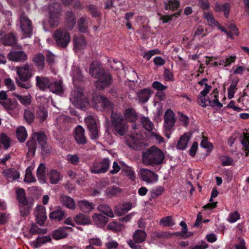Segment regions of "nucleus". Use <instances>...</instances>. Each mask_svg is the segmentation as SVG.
Instances as JSON below:
<instances>
[{"instance_id":"f03ea898","label":"nucleus","mask_w":249,"mask_h":249,"mask_svg":"<svg viewBox=\"0 0 249 249\" xmlns=\"http://www.w3.org/2000/svg\"><path fill=\"white\" fill-rule=\"evenodd\" d=\"M164 159L163 152L157 147L153 146L143 152L142 162L145 165L154 166L161 164Z\"/></svg>"},{"instance_id":"f8f14e48","label":"nucleus","mask_w":249,"mask_h":249,"mask_svg":"<svg viewBox=\"0 0 249 249\" xmlns=\"http://www.w3.org/2000/svg\"><path fill=\"white\" fill-rule=\"evenodd\" d=\"M17 73L18 75L20 81H28L33 75L31 65L27 64L22 67H17Z\"/></svg>"},{"instance_id":"0eeeda50","label":"nucleus","mask_w":249,"mask_h":249,"mask_svg":"<svg viewBox=\"0 0 249 249\" xmlns=\"http://www.w3.org/2000/svg\"><path fill=\"white\" fill-rule=\"evenodd\" d=\"M56 43L59 47H66L70 41V35L63 29L57 30L53 35Z\"/></svg>"},{"instance_id":"a19ab883","label":"nucleus","mask_w":249,"mask_h":249,"mask_svg":"<svg viewBox=\"0 0 249 249\" xmlns=\"http://www.w3.org/2000/svg\"><path fill=\"white\" fill-rule=\"evenodd\" d=\"M238 79L237 78H234L228 89V97L229 99H232L234 94L237 89L236 86L238 83Z\"/></svg>"},{"instance_id":"dca6fc26","label":"nucleus","mask_w":249,"mask_h":249,"mask_svg":"<svg viewBox=\"0 0 249 249\" xmlns=\"http://www.w3.org/2000/svg\"><path fill=\"white\" fill-rule=\"evenodd\" d=\"M37 222L42 225L47 219L45 208L42 205H38L36 207L34 212Z\"/></svg>"},{"instance_id":"39448f33","label":"nucleus","mask_w":249,"mask_h":249,"mask_svg":"<svg viewBox=\"0 0 249 249\" xmlns=\"http://www.w3.org/2000/svg\"><path fill=\"white\" fill-rule=\"evenodd\" d=\"M92 104L93 107L97 110H105L108 112H114L112 110V105L107 99L102 96H94L92 101Z\"/></svg>"},{"instance_id":"8fccbe9b","label":"nucleus","mask_w":249,"mask_h":249,"mask_svg":"<svg viewBox=\"0 0 249 249\" xmlns=\"http://www.w3.org/2000/svg\"><path fill=\"white\" fill-rule=\"evenodd\" d=\"M67 27L70 30L72 29L75 24V18L71 12H68L66 14Z\"/></svg>"},{"instance_id":"4c0bfd02","label":"nucleus","mask_w":249,"mask_h":249,"mask_svg":"<svg viewBox=\"0 0 249 249\" xmlns=\"http://www.w3.org/2000/svg\"><path fill=\"white\" fill-rule=\"evenodd\" d=\"M211 98H213V100H209V105L211 107H216L218 108L222 107V104L218 100V93L216 90H214L211 94Z\"/></svg>"},{"instance_id":"de8ad7c7","label":"nucleus","mask_w":249,"mask_h":249,"mask_svg":"<svg viewBox=\"0 0 249 249\" xmlns=\"http://www.w3.org/2000/svg\"><path fill=\"white\" fill-rule=\"evenodd\" d=\"M33 60L38 69H42L43 68L44 58L41 53H38L35 55Z\"/></svg>"},{"instance_id":"9b49d317","label":"nucleus","mask_w":249,"mask_h":249,"mask_svg":"<svg viewBox=\"0 0 249 249\" xmlns=\"http://www.w3.org/2000/svg\"><path fill=\"white\" fill-rule=\"evenodd\" d=\"M110 163L109 160L107 158L100 161H96L90 167V171L93 174L105 173L108 170Z\"/></svg>"},{"instance_id":"cd10ccee","label":"nucleus","mask_w":249,"mask_h":249,"mask_svg":"<svg viewBox=\"0 0 249 249\" xmlns=\"http://www.w3.org/2000/svg\"><path fill=\"white\" fill-rule=\"evenodd\" d=\"M36 86L41 90H44L47 88L49 89V86L51 82L47 77L36 76Z\"/></svg>"},{"instance_id":"3c124183","label":"nucleus","mask_w":249,"mask_h":249,"mask_svg":"<svg viewBox=\"0 0 249 249\" xmlns=\"http://www.w3.org/2000/svg\"><path fill=\"white\" fill-rule=\"evenodd\" d=\"M160 223L162 225L167 227L172 226L175 224L171 216H167L162 218L160 220Z\"/></svg>"},{"instance_id":"e2e57ef3","label":"nucleus","mask_w":249,"mask_h":249,"mask_svg":"<svg viewBox=\"0 0 249 249\" xmlns=\"http://www.w3.org/2000/svg\"><path fill=\"white\" fill-rule=\"evenodd\" d=\"M198 104L202 107H206L209 106V100H210L207 95H199L198 96Z\"/></svg>"},{"instance_id":"7ed1b4c3","label":"nucleus","mask_w":249,"mask_h":249,"mask_svg":"<svg viewBox=\"0 0 249 249\" xmlns=\"http://www.w3.org/2000/svg\"><path fill=\"white\" fill-rule=\"evenodd\" d=\"M111 121L115 132L121 136H124L127 131L128 126L120 113L112 112Z\"/></svg>"},{"instance_id":"09e8293b","label":"nucleus","mask_w":249,"mask_h":249,"mask_svg":"<svg viewBox=\"0 0 249 249\" xmlns=\"http://www.w3.org/2000/svg\"><path fill=\"white\" fill-rule=\"evenodd\" d=\"M33 139H36L40 146L46 144V136L43 133H35L32 135Z\"/></svg>"},{"instance_id":"6ab92c4d","label":"nucleus","mask_w":249,"mask_h":249,"mask_svg":"<svg viewBox=\"0 0 249 249\" xmlns=\"http://www.w3.org/2000/svg\"><path fill=\"white\" fill-rule=\"evenodd\" d=\"M74 138L78 144H84L87 142V139L85 135V130L81 126L78 125L75 128Z\"/></svg>"},{"instance_id":"338daca9","label":"nucleus","mask_w":249,"mask_h":249,"mask_svg":"<svg viewBox=\"0 0 249 249\" xmlns=\"http://www.w3.org/2000/svg\"><path fill=\"white\" fill-rule=\"evenodd\" d=\"M30 231L34 234H44L46 232V230L45 229L39 228L35 225H33L30 230Z\"/></svg>"},{"instance_id":"72a5a7b5","label":"nucleus","mask_w":249,"mask_h":249,"mask_svg":"<svg viewBox=\"0 0 249 249\" xmlns=\"http://www.w3.org/2000/svg\"><path fill=\"white\" fill-rule=\"evenodd\" d=\"M48 177L51 184H57L61 179L59 172L55 170H52L48 173Z\"/></svg>"},{"instance_id":"79ce46f5","label":"nucleus","mask_w":249,"mask_h":249,"mask_svg":"<svg viewBox=\"0 0 249 249\" xmlns=\"http://www.w3.org/2000/svg\"><path fill=\"white\" fill-rule=\"evenodd\" d=\"M98 210L108 217H114V213L110 208L106 204H100L97 207Z\"/></svg>"},{"instance_id":"4468645a","label":"nucleus","mask_w":249,"mask_h":249,"mask_svg":"<svg viewBox=\"0 0 249 249\" xmlns=\"http://www.w3.org/2000/svg\"><path fill=\"white\" fill-rule=\"evenodd\" d=\"M204 18L207 20L209 25L213 27H217L221 31L224 32L228 37L232 39H233L231 33L227 31L224 28L220 26V24L215 20L214 17L212 13L210 12H204Z\"/></svg>"},{"instance_id":"c9c22d12","label":"nucleus","mask_w":249,"mask_h":249,"mask_svg":"<svg viewBox=\"0 0 249 249\" xmlns=\"http://www.w3.org/2000/svg\"><path fill=\"white\" fill-rule=\"evenodd\" d=\"M45 169V165L43 163H40L37 169L36 176L38 180L41 183H44L46 181Z\"/></svg>"},{"instance_id":"a878e982","label":"nucleus","mask_w":249,"mask_h":249,"mask_svg":"<svg viewBox=\"0 0 249 249\" xmlns=\"http://www.w3.org/2000/svg\"><path fill=\"white\" fill-rule=\"evenodd\" d=\"M0 40L1 42L6 45H12L16 42V38L12 33L3 35L0 34Z\"/></svg>"},{"instance_id":"4d7b16f0","label":"nucleus","mask_w":249,"mask_h":249,"mask_svg":"<svg viewBox=\"0 0 249 249\" xmlns=\"http://www.w3.org/2000/svg\"><path fill=\"white\" fill-rule=\"evenodd\" d=\"M24 180L25 182L28 183L34 182L36 180L35 177L32 173L31 167H28L26 170L25 176Z\"/></svg>"},{"instance_id":"393cba45","label":"nucleus","mask_w":249,"mask_h":249,"mask_svg":"<svg viewBox=\"0 0 249 249\" xmlns=\"http://www.w3.org/2000/svg\"><path fill=\"white\" fill-rule=\"evenodd\" d=\"M9 59L13 61H20L26 60V54L22 51H14L8 54Z\"/></svg>"},{"instance_id":"f3484780","label":"nucleus","mask_w":249,"mask_h":249,"mask_svg":"<svg viewBox=\"0 0 249 249\" xmlns=\"http://www.w3.org/2000/svg\"><path fill=\"white\" fill-rule=\"evenodd\" d=\"M38 102H42V108H40L37 111V117L41 121H44L48 116V112L45 108L47 106V104L49 101L48 99L43 96L39 97L38 99Z\"/></svg>"},{"instance_id":"052dcab7","label":"nucleus","mask_w":249,"mask_h":249,"mask_svg":"<svg viewBox=\"0 0 249 249\" xmlns=\"http://www.w3.org/2000/svg\"><path fill=\"white\" fill-rule=\"evenodd\" d=\"M141 121L144 128L147 131H150L153 128V124L150 120L146 117H142Z\"/></svg>"},{"instance_id":"9d476101","label":"nucleus","mask_w":249,"mask_h":249,"mask_svg":"<svg viewBox=\"0 0 249 249\" xmlns=\"http://www.w3.org/2000/svg\"><path fill=\"white\" fill-rule=\"evenodd\" d=\"M20 27L25 35V37H31L32 35V24L31 21L24 13H22L20 16Z\"/></svg>"},{"instance_id":"c03bdc74","label":"nucleus","mask_w":249,"mask_h":249,"mask_svg":"<svg viewBox=\"0 0 249 249\" xmlns=\"http://www.w3.org/2000/svg\"><path fill=\"white\" fill-rule=\"evenodd\" d=\"M16 196L19 204L32 200L26 198L25 191L22 188L16 190Z\"/></svg>"},{"instance_id":"774afa93","label":"nucleus","mask_w":249,"mask_h":249,"mask_svg":"<svg viewBox=\"0 0 249 249\" xmlns=\"http://www.w3.org/2000/svg\"><path fill=\"white\" fill-rule=\"evenodd\" d=\"M27 144L29 148V152L34 154L36 147L35 139L32 138V140L28 141Z\"/></svg>"},{"instance_id":"bf43d9fd","label":"nucleus","mask_w":249,"mask_h":249,"mask_svg":"<svg viewBox=\"0 0 249 249\" xmlns=\"http://www.w3.org/2000/svg\"><path fill=\"white\" fill-rule=\"evenodd\" d=\"M67 233L64 229H59L56 230L53 233V237L55 240H59L65 238L67 236Z\"/></svg>"},{"instance_id":"49530a36","label":"nucleus","mask_w":249,"mask_h":249,"mask_svg":"<svg viewBox=\"0 0 249 249\" xmlns=\"http://www.w3.org/2000/svg\"><path fill=\"white\" fill-rule=\"evenodd\" d=\"M13 96L17 98L20 103L24 106L28 105L31 104V96L29 94L26 96H22L17 93H13Z\"/></svg>"},{"instance_id":"69168bd1","label":"nucleus","mask_w":249,"mask_h":249,"mask_svg":"<svg viewBox=\"0 0 249 249\" xmlns=\"http://www.w3.org/2000/svg\"><path fill=\"white\" fill-rule=\"evenodd\" d=\"M0 142L3 144L4 148L7 149L10 144V139L4 133H1L0 135Z\"/></svg>"},{"instance_id":"13d9d810","label":"nucleus","mask_w":249,"mask_h":249,"mask_svg":"<svg viewBox=\"0 0 249 249\" xmlns=\"http://www.w3.org/2000/svg\"><path fill=\"white\" fill-rule=\"evenodd\" d=\"M164 189L162 186H158L153 188L150 191L151 197L155 198L161 195L164 192Z\"/></svg>"},{"instance_id":"2f4dec72","label":"nucleus","mask_w":249,"mask_h":249,"mask_svg":"<svg viewBox=\"0 0 249 249\" xmlns=\"http://www.w3.org/2000/svg\"><path fill=\"white\" fill-rule=\"evenodd\" d=\"M190 137V134L189 133H185L181 136L178 142L177 148L180 150H184L187 147Z\"/></svg>"},{"instance_id":"0e129e2a","label":"nucleus","mask_w":249,"mask_h":249,"mask_svg":"<svg viewBox=\"0 0 249 249\" xmlns=\"http://www.w3.org/2000/svg\"><path fill=\"white\" fill-rule=\"evenodd\" d=\"M67 160L73 165H77L80 159L76 154H69L66 158Z\"/></svg>"},{"instance_id":"473e14b6","label":"nucleus","mask_w":249,"mask_h":249,"mask_svg":"<svg viewBox=\"0 0 249 249\" xmlns=\"http://www.w3.org/2000/svg\"><path fill=\"white\" fill-rule=\"evenodd\" d=\"M231 9V5L229 3H225L223 4H220L218 2L215 3L214 10L216 12L223 11L225 16L227 18L229 16V11Z\"/></svg>"},{"instance_id":"f704fd0d","label":"nucleus","mask_w":249,"mask_h":249,"mask_svg":"<svg viewBox=\"0 0 249 249\" xmlns=\"http://www.w3.org/2000/svg\"><path fill=\"white\" fill-rule=\"evenodd\" d=\"M124 119L131 122H134L138 119V115L133 108H127L124 112Z\"/></svg>"},{"instance_id":"864d4df0","label":"nucleus","mask_w":249,"mask_h":249,"mask_svg":"<svg viewBox=\"0 0 249 249\" xmlns=\"http://www.w3.org/2000/svg\"><path fill=\"white\" fill-rule=\"evenodd\" d=\"M240 218V214L239 213L235 211L229 213L227 218V221L230 223H233L236 222Z\"/></svg>"},{"instance_id":"1a4fd4ad","label":"nucleus","mask_w":249,"mask_h":249,"mask_svg":"<svg viewBox=\"0 0 249 249\" xmlns=\"http://www.w3.org/2000/svg\"><path fill=\"white\" fill-rule=\"evenodd\" d=\"M97 120L92 115H89L85 119V123L90 132L92 140H96L99 137Z\"/></svg>"},{"instance_id":"e433bc0d","label":"nucleus","mask_w":249,"mask_h":249,"mask_svg":"<svg viewBox=\"0 0 249 249\" xmlns=\"http://www.w3.org/2000/svg\"><path fill=\"white\" fill-rule=\"evenodd\" d=\"M51 240V238L47 236L38 237L36 240L31 242V245L34 249L40 247L42 244Z\"/></svg>"},{"instance_id":"a211bd4d","label":"nucleus","mask_w":249,"mask_h":249,"mask_svg":"<svg viewBox=\"0 0 249 249\" xmlns=\"http://www.w3.org/2000/svg\"><path fill=\"white\" fill-rule=\"evenodd\" d=\"M122 173L123 175L131 181H135L136 178V174L134 168L128 166L124 162L122 163Z\"/></svg>"},{"instance_id":"4be33fe9","label":"nucleus","mask_w":249,"mask_h":249,"mask_svg":"<svg viewBox=\"0 0 249 249\" xmlns=\"http://www.w3.org/2000/svg\"><path fill=\"white\" fill-rule=\"evenodd\" d=\"M151 95V92L149 89H142L137 92V100L141 103H144L148 101Z\"/></svg>"},{"instance_id":"aec40b11","label":"nucleus","mask_w":249,"mask_h":249,"mask_svg":"<svg viewBox=\"0 0 249 249\" xmlns=\"http://www.w3.org/2000/svg\"><path fill=\"white\" fill-rule=\"evenodd\" d=\"M34 205L33 200L19 204L20 214L21 216H27L30 212Z\"/></svg>"},{"instance_id":"f257e3e1","label":"nucleus","mask_w":249,"mask_h":249,"mask_svg":"<svg viewBox=\"0 0 249 249\" xmlns=\"http://www.w3.org/2000/svg\"><path fill=\"white\" fill-rule=\"evenodd\" d=\"M90 74L98 80L95 82V86L99 89H102L111 83V76L105 72L102 66L98 62H93L89 69Z\"/></svg>"},{"instance_id":"ddd939ff","label":"nucleus","mask_w":249,"mask_h":249,"mask_svg":"<svg viewBox=\"0 0 249 249\" xmlns=\"http://www.w3.org/2000/svg\"><path fill=\"white\" fill-rule=\"evenodd\" d=\"M176 122L175 114L171 109H168L164 115V127L166 131L171 130Z\"/></svg>"},{"instance_id":"58836bf2","label":"nucleus","mask_w":249,"mask_h":249,"mask_svg":"<svg viewBox=\"0 0 249 249\" xmlns=\"http://www.w3.org/2000/svg\"><path fill=\"white\" fill-rule=\"evenodd\" d=\"M49 217L51 219L60 221L65 217V213L61 209H57L50 213Z\"/></svg>"},{"instance_id":"2eb2a0df","label":"nucleus","mask_w":249,"mask_h":249,"mask_svg":"<svg viewBox=\"0 0 249 249\" xmlns=\"http://www.w3.org/2000/svg\"><path fill=\"white\" fill-rule=\"evenodd\" d=\"M49 89L54 93L62 95L65 90L62 79L59 78L58 79L53 80L50 84Z\"/></svg>"},{"instance_id":"603ef678","label":"nucleus","mask_w":249,"mask_h":249,"mask_svg":"<svg viewBox=\"0 0 249 249\" xmlns=\"http://www.w3.org/2000/svg\"><path fill=\"white\" fill-rule=\"evenodd\" d=\"M132 208V203L131 202H126L124 203L122 206H120V209L121 212H119L117 210H115V213L118 215H121L122 213H125L130 210Z\"/></svg>"},{"instance_id":"b1692460","label":"nucleus","mask_w":249,"mask_h":249,"mask_svg":"<svg viewBox=\"0 0 249 249\" xmlns=\"http://www.w3.org/2000/svg\"><path fill=\"white\" fill-rule=\"evenodd\" d=\"M0 104L7 111H13L18 109L19 106L17 102L12 101L10 99L0 101Z\"/></svg>"},{"instance_id":"412c9836","label":"nucleus","mask_w":249,"mask_h":249,"mask_svg":"<svg viewBox=\"0 0 249 249\" xmlns=\"http://www.w3.org/2000/svg\"><path fill=\"white\" fill-rule=\"evenodd\" d=\"M4 177L9 181H13L19 178V173L15 169H8L3 171Z\"/></svg>"},{"instance_id":"c756f323","label":"nucleus","mask_w":249,"mask_h":249,"mask_svg":"<svg viewBox=\"0 0 249 249\" xmlns=\"http://www.w3.org/2000/svg\"><path fill=\"white\" fill-rule=\"evenodd\" d=\"M61 203L67 208L71 210L75 209L76 206L74 200L67 196H62L60 198Z\"/></svg>"},{"instance_id":"5701e85b","label":"nucleus","mask_w":249,"mask_h":249,"mask_svg":"<svg viewBox=\"0 0 249 249\" xmlns=\"http://www.w3.org/2000/svg\"><path fill=\"white\" fill-rule=\"evenodd\" d=\"M74 47L75 50L84 49L87 46V42L82 35L75 36L73 38Z\"/></svg>"},{"instance_id":"6e6552de","label":"nucleus","mask_w":249,"mask_h":249,"mask_svg":"<svg viewBox=\"0 0 249 249\" xmlns=\"http://www.w3.org/2000/svg\"><path fill=\"white\" fill-rule=\"evenodd\" d=\"M139 178L147 183L153 184L158 180V175L152 171L142 168L138 172Z\"/></svg>"},{"instance_id":"ea45409f","label":"nucleus","mask_w":249,"mask_h":249,"mask_svg":"<svg viewBox=\"0 0 249 249\" xmlns=\"http://www.w3.org/2000/svg\"><path fill=\"white\" fill-rule=\"evenodd\" d=\"M74 220L78 225H86L90 223L89 217L83 213H79L74 217Z\"/></svg>"},{"instance_id":"423d86ee","label":"nucleus","mask_w":249,"mask_h":249,"mask_svg":"<svg viewBox=\"0 0 249 249\" xmlns=\"http://www.w3.org/2000/svg\"><path fill=\"white\" fill-rule=\"evenodd\" d=\"M60 6L59 3L54 2L50 4L47 8V11L49 14V22L52 27L56 26L59 24Z\"/></svg>"},{"instance_id":"bb28decb","label":"nucleus","mask_w":249,"mask_h":249,"mask_svg":"<svg viewBox=\"0 0 249 249\" xmlns=\"http://www.w3.org/2000/svg\"><path fill=\"white\" fill-rule=\"evenodd\" d=\"M92 219L95 224L100 227L104 226L108 221V218L102 214L94 213Z\"/></svg>"},{"instance_id":"37998d69","label":"nucleus","mask_w":249,"mask_h":249,"mask_svg":"<svg viewBox=\"0 0 249 249\" xmlns=\"http://www.w3.org/2000/svg\"><path fill=\"white\" fill-rule=\"evenodd\" d=\"M17 136L18 141L21 142L25 141L27 137V133L25 128L19 126L17 129Z\"/></svg>"},{"instance_id":"5fc2aeb1","label":"nucleus","mask_w":249,"mask_h":249,"mask_svg":"<svg viewBox=\"0 0 249 249\" xmlns=\"http://www.w3.org/2000/svg\"><path fill=\"white\" fill-rule=\"evenodd\" d=\"M179 5L178 0H167L165 2V9L174 10L177 9Z\"/></svg>"},{"instance_id":"20e7f679","label":"nucleus","mask_w":249,"mask_h":249,"mask_svg":"<svg viewBox=\"0 0 249 249\" xmlns=\"http://www.w3.org/2000/svg\"><path fill=\"white\" fill-rule=\"evenodd\" d=\"M70 101L78 108H83L89 104L88 100L85 97L83 90L80 88H76L71 92Z\"/></svg>"},{"instance_id":"6e6d98bb","label":"nucleus","mask_w":249,"mask_h":249,"mask_svg":"<svg viewBox=\"0 0 249 249\" xmlns=\"http://www.w3.org/2000/svg\"><path fill=\"white\" fill-rule=\"evenodd\" d=\"M121 192V189L118 187H110L105 190V195L108 197H112Z\"/></svg>"},{"instance_id":"7c9ffc66","label":"nucleus","mask_w":249,"mask_h":249,"mask_svg":"<svg viewBox=\"0 0 249 249\" xmlns=\"http://www.w3.org/2000/svg\"><path fill=\"white\" fill-rule=\"evenodd\" d=\"M77 206L82 212L85 213H89L94 208L93 203L86 200L78 201Z\"/></svg>"},{"instance_id":"a18cd8bd","label":"nucleus","mask_w":249,"mask_h":249,"mask_svg":"<svg viewBox=\"0 0 249 249\" xmlns=\"http://www.w3.org/2000/svg\"><path fill=\"white\" fill-rule=\"evenodd\" d=\"M179 225L182 227V230L177 233L178 236H181L183 238H187L193 235V232L187 231V225L184 221H181Z\"/></svg>"},{"instance_id":"680f3d73","label":"nucleus","mask_w":249,"mask_h":249,"mask_svg":"<svg viewBox=\"0 0 249 249\" xmlns=\"http://www.w3.org/2000/svg\"><path fill=\"white\" fill-rule=\"evenodd\" d=\"M78 29L81 32L85 33L87 29V23L86 18L82 17L78 22Z\"/></svg>"},{"instance_id":"c85d7f7f","label":"nucleus","mask_w":249,"mask_h":249,"mask_svg":"<svg viewBox=\"0 0 249 249\" xmlns=\"http://www.w3.org/2000/svg\"><path fill=\"white\" fill-rule=\"evenodd\" d=\"M147 236V234L144 230H137L133 234V241L138 244L144 242Z\"/></svg>"}]
</instances>
